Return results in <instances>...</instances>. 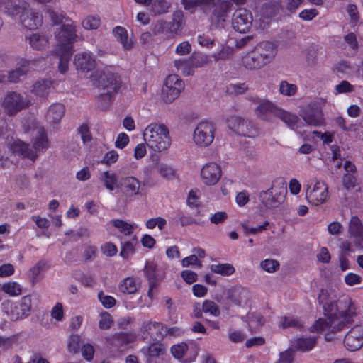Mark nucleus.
I'll return each instance as SVG.
<instances>
[{"label":"nucleus","instance_id":"nucleus-1","mask_svg":"<svg viewBox=\"0 0 363 363\" xmlns=\"http://www.w3.org/2000/svg\"><path fill=\"white\" fill-rule=\"evenodd\" d=\"M330 291L322 290L318 300L325 318L318 319L311 327V332L325 333V340H333V334L340 331L357 315V308L349 297L336 300Z\"/></svg>","mask_w":363,"mask_h":363},{"label":"nucleus","instance_id":"nucleus-2","mask_svg":"<svg viewBox=\"0 0 363 363\" xmlns=\"http://www.w3.org/2000/svg\"><path fill=\"white\" fill-rule=\"evenodd\" d=\"M55 26V50H74L73 43L77 38L76 26L69 18L61 13L51 11L49 13Z\"/></svg>","mask_w":363,"mask_h":363},{"label":"nucleus","instance_id":"nucleus-3","mask_svg":"<svg viewBox=\"0 0 363 363\" xmlns=\"http://www.w3.org/2000/svg\"><path fill=\"white\" fill-rule=\"evenodd\" d=\"M25 131L30 133L33 136V147L34 150L30 149L28 145L20 140H14L9 144V149L15 153L22 155L34 161L38 157V152L46 150L49 147L45 131L43 128L36 125L32 122V127L27 128L25 126Z\"/></svg>","mask_w":363,"mask_h":363},{"label":"nucleus","instance_id":"nucleus-4","mask_svg":"<svg viewBox=\"0 0 363 363\" xmlns=\"http://www.w3.org/2000/svg\"><path fill=\"white\" fill-rule=\"evenodd\" d=\"M143 138L150 149L157 152L168 150L172 143L169 130L162 123L153 122L147 125Z\"/></svg>","mask_w":363,"mask_h":363},{"label":"nucleus","instance_id":"nucleus-5","mask_svg":"<svg viewBox=\"0 0 363 363\" xmlns=\"http://www.w3.org/2000/svg\"><path fill=\"white\" fill-rule=\"evenodd\" d=\"M275 55L276 48L274 45L269 42H263L258 44L251 52L245 55L242 62L247 69H258L270 63Z\"/></svg>","mask_w":363,"mask_h":363},{"label":"nucleus","instance_id":"nucleus-6","mask_svg":"<svg viewBox=\"0 0 363 363\" xmlns=\"http://www.w3.org/2000/svg\"><path fill=\"white\" fill-rule=\"evenodd\" d=\"M1 306L11 321H22L28 318L33 311V297L26 295L17 301L8 299L2 302Z\"/></svg>","mask_w":363,"mask_h":363},{"label":"nucleus","instance_id":"nucleus-7","mask_svg":"<svg viewBox=\"0 0 363 363\" xmlns=\"http://www.w3.org/2000/svg\"><path fill=\"white\" fill-rule=\"evenodd\" d=\"M182 4L186 10L194 12L200 7L205 12L212 6H215L213 11V18L218 22L225 21L229 13L228 2L223 1L220 6H216L214 0H182Z\"/></svg>","mask_w":363,"mask_h":363},{"label":"nucleus","instance_id":"nucleus-8","mask_svg":"<svg viewBox=\"0 0 363 363\" xmlns=\"http://www.w3.org/2000/svg\"><path fill=\"white\" fill-rule=\"evenodd\" d=\"M305 198L313 206L325 203L329 198L328 184L323 180L312 179L305 186Z\"/></svg>","mask_w":363,"mask_h":363},{"label":"nucleus","instance_id":"nucleus-9","mask_svg":"<svg viewBox=\"0 0 363 363\" xmlns=\"http://www.w3.org/2000/svg\"><path fill=\"white\" fill-rule=\"evenodd\" d=\"M170 352L180 363H193L199 354L200 347L194 341L182 342L173 345Z\"/></svg>","mask_w":363,"mask_h":363},{"label":"nucleus","instance_id":"nucleus-10","mask_svg":"<svg viewBox=\"0 0 363 363\" xmlns=\"http://www.w3.org/2000/svg\"><path fill=\"white\" fill-rule=\"evenodd\" d=\"M216 128L212 122L203 121L195 127L193 133V141L199 147L209 146L215 138Z\"/></svg>","mask_w":363,"mask_h":363},{"label":"nucleus","instance_id":"nucleus-11","mask_svg":"<svg viewBox=\"0 0 363 363\" xmlns=\"http://www.w3.org/2000/svg\"><path fill=\"white\" fill-rule=\"evenodd\" d=\"M184 89V83L177 74H170L165 79L162 89V99L170 104L177 99Z\"/></svg>","mask_w":363,"mask_h":363},{"label":"nucleus","instance_id":"nucleus-12","mask_svg":"<svg viewBox=\"0 0 363 363\" xmlns=\"http://www.w3.org/2000/svg\"><path fill=\"white\" fill-rule=\"evenodd\" d=\"M7 4L8 2L1 8L4 7L6 11L13 16L20 15L21 23L26 28L33 30L37 28L41 25L43 18L39 13L35 12L31 9L26 8L10 10L7 8Z\"/></svg>","mask_w":363,"mask_h":363},{"label":"nucleus","instance_id":"nucleus-13","mask_svg":"<svg viewBox=\"0 0 363 363\" xmlns=\"http://www.w3.org/2000/svg\"><path fill=\"white\" fill-rule=\"evenodd\" d=\"M208 62L206 55H201L189 59H177L173 62V65L177 72H180L183 76L188 77L193 75L196 68L204 66Z\"/></svg>","mask_w":363,"mask_h":363},{"label":"nucleus","instance_id":"nucleus-14","mask_svg":"<svg viewBox=\"0 0 363 363\" xmlns=\"http://www.w3.org/2000/svg\"><path fill=\"white\" fill-rule=\"evenodd\" d=\"M228 127L238 134L255 138L259 135V129L250 121L238 116H230L227 119Z\"/></svg>","mask_w":363,"mask_h":363},{"label":"nucleus","instance_id":"nucleus-15","mask_svg":"<svg viewBox=\"0 0 363 363\" xmlns=\"http://www.w3.org/2000/svg\"><path fill=\"white\" fill-rule=\"evenodd\" d=\"M112 69L111 67L106 68L101 72L97 79L98 86L101 89H106V93L101 94V97L104 95V97L108 99L118 88L119 84L118 77L113 73Z\"/></svg>","mask_w":363,"mask_h":363},{"label":"nucleus","instance_id":"nucleus-16","mask_svg":"<svg viewBox=\"0 0 363 363\" xmlns=\"http://www.w3.org/2000/svg\"><path fill=\"white\" fill-rule=\"evenodd\" d=\"M30 101L16 92L8 93L3 101L2 106L8 114L13 116L23 109L28 108Z\"/></svg>","mask_w":363,"mask_h":363},{"label":"nucleus","instance_id":"nucleus-17","mask_svg":"<svg viewBox=\"0 0 363 363\" xmlns=\"http://www.w3.org/2000/svg\"><path fill=\"white\" fill-rule=\"evenodd\" d=\"M254 103L256 104L254 112L257 117L262 121H270L272 116H277L279 108L272 101L264 99H257Z\"/></svg>","mask_w":363,"mask_h":363},{"label":"nucleus","instance_id":"nucleus-18","mask_svg":"<svg viewBox=\"0 0 363 363\" xmlns=\"http://www.w3.org/2000/svg\"><path fill=\"white\" fill-rule=\"evenodd\" d=\"M233 28L240 33H247L252 24V16L250 11L240 8L236 10L233 16Z\"/></svg>","mask_w":363,"mask_h":363},{"label":"nucleus","instance_id":"nucleus-19","mask_svg":"<svg viewBox=\"0 0 363 363\" xmlns=\"http://www.w3.org/2000/svg\"><path fill=\"white\" fill-rule=\"evenodd\" d=\"M222 176L221 167L215 162L204 164L201 170L202 182L207 186L216 184Z\"/></svg>","mask_w":363,"mask_h":363},{"label":"nucleus","instance_id":"nucleus-20","mask_svg":"<svg viewBox=\"0 0 363 363\" xmlns=\"http://www.w3.org/2000/svg\"><path fill=\"white\" fill-rule=\"evenodd\" d=\"M118 189L125 199H132L140 194V182L133 176H126L121 178Z\"/></svg>","mask_w":363,"mask_h":363},{"label":"nucleus","instance_id":"nucleus-21","mask_svg":"<svg viewBox=\"0 0 363 363\" xmlns=\"http://www.w3.org/2000/svg\"><path fill=\"white\" fill-rule=\"evenodd\" d=\"M344 345L350 351H357L363 345V325L353 327L345 335Z\"/></svg>","mask_w":363,"mask_h":363},{"label":"nucleus","instance_id":"nucleus-22","mask_svg":"<svg viewBox=\"0 0 363 363\" xmlns=\"http://www.w3.org/2000/svg\"><path fill=\"white\" fill-rule=\"evenodd\" d=\"M74 65L76 69L81 73H87L92 71L96 67V60L91 52H79L74 56Z\"/></svg>","mask_w":363,"mask_h":363},{"label":"nucleus","instance_id":"nucleus-23","mask_svg":"<svg viewBox=\"0 0 363 363\" xmlns=\"http://www.w3.org/2000/svg\"><path fill=\"white\" fill-rule=\"evenodd\" d=\"M286 191L277 192L274 190H267L260 194V199L263 204L268 208L277 207L283 201Z\"/></svg>","mask_w":363,"mask_h":363},{"label":"nucleus","instance_id":"nucleus-24","mask_svg":"<svg viewBox=\"0 0 363 363\" xmlns=\"http://www.w3.org/2000/svg\"><path fill=\"white\" fill-rule=\"evenodd\" d=\"M163 325L159 322H144L140 328L142 338L145 340L150 336L154 338H160L164 336Z\"/></svg>","mask_w":363,"mask_h":363},{"label":"nucleus","instance_id":"nucleus-25","mask_svg":"<svg viewBox=\"0 0 363 363\" xmlns=\"http://www.w3.org/2000/svg\"><path fill=\"white\" fill-rule=\"evenodd\" d=\"M110 224L118 233V238L120 240L121 238L125 239L126 237L132 235L137 228L135 223H128L120 219H113L111 220Z\"/></svg>","mask_w":363,"mask_h":363},{"label":"nucleus","instance_id":"nucleus-26","mask_svg":"<svg viewBox=\"0 0 363 363\" xmlns=\"http://www.w3.org/2000/svg\"><path fill=\"white\" fill-rule=\"evenodd\" d=\"M345 11L348 16L349 25L352 29L357 30L363 25V20L356 4H347L345 7Z\"/></svg>","mask_w":363,"mask_h":363},{"label":"nucleus","instance_id":"nucleus-27","mask_svg":"<svg viewBox=\"0 0 363 363\" xmlns=\"http://www.w3.org/2000/svg\"><path fill=\"white\" fill-rule=\"evenodd\" d=\"M121 252L120 255L123 258H128L133 256L135 252L136 246L138 245V239L136 235H133L130 239L125 240L121 238Z\"/></svg>","mask_w":363,"mask_h":363},{"label":"nucleus","instance_id":"nucleus-28","mask_svg":"<svg viewBox=\"0 0 363 363\" xmlns=\"http://www.w3.org/2000/svg\"><path fill=\"white\" fill-rule=\"evenodd\" d=\"M106 342L116 346H124L133 343L136 340V335L133 333H121L112 337H106Z\"/></svg>","mask_w":363,"mask_h":363},{"label":"nucleus","instance_id":"nucleus-29","mask_svg":"<svg viewBox=\"0 0 363 363\" xmlns=\"http://www.w3.org/2000/svg\"><path fill=\"white\" fill-rule=\"evenodd\" d=\"M140 287V282L134 277H126L118 284L119 291L124 294H135Z\"/></svg>","mask_w":363,"mask_h":363},{"label":"nucleus","instance_id":"nucleus-30","mask_svg":"<svg viewBox=\"0 0 363 363\" xmlns=\"http://www.w3.org/2000/svg\"><path fill=\"white\" fill-rule=\"evenodd\" d=\"M304 121L311 125L320 126L324 124V117L322 111L319 109L309 110L303 115Z\"/></svg>","mask_w":363,"mask_h":363},{"label":"nucleus","instance_id":"nucleus-31","mask_svg":"<svg viewBox=\"0 0 363 363\" xmlns=\"http://www.w3.org/2000/svg\"><path fill=\"white\" fill-rule=\"evenodd\" d=\"M74 50H54L55 55L59 57L58 63V71L61 74H65L69 69V63L71 56L73 54Z\"/></svg>","mask_w":363,"mask_h":363},{"label":"nucleus","instance_id":"nucleus-32","mask_svg":"<svg viewBox=\"0 0 363 363\" xmlns=\"http://www.w3.org/2000/svg\"><path fill=\"white\" fill-rule=\"evenodd\" d=\"M99 179L106 189L110 191L118 188V176L115 172L104 171L100 174Z\"/></svg>","mask_w":363,"mask_h":363},{"label":"nucleus","instance_id":"nucleus-33","mask_svg":"<svg viewBox=\"0 0 363 363\" xmlns=\"http://www.w3.org/2000/svg\"><path fill=\"white\" fill-rule=\"evenodd\" d=\"M65 113V107L61 104H55L50 106L47 114V120L50 123H59Z\"/></svg>","mask_w":363,"mask_h":363},{"label":"nucleus","instance_id":"nucleus-34","mask_svg":"<svg viewBox=\"0 0 363 363\" xmlns=\"http://www.w3.org/2000/svg\"><path fill=\"white\" fill-rule=\"evenodd\" d=\"M29 44L35 50H40L48 48V38L43 33H33L29 38Z\"/></svg>","mask_w":363,"mask_h":363},{"label":"nucleus","instance_id":"nucleus-35","mask_svg":"<svg viewBox=\"0 0 363 363\" xmlns=\"http://www.w3.org/2000/svg\"><path fill=\"white\" fill-rule=\"evenodd\" d=\"M316 342L315 337L298 338L292 342V347L296 350L306 352L313 348Z\"/></svg>","mask_w":363,"mask_h":363},{"label":"nucleus","instance_id":"nucleus-36","mask_svg":"<svg viewBox=\"0 0 363 363\" xmlns=\"http://www.w3.org/2000/svg\"><path fill=\"white\" fill-rule=\"evenodd\" d=\"M1 291L11 297H16L22 294V286L17 281H9L1 286Z\"/></svg>","mask_w":363,"mask_h":363},{"label":"nucleus","instance_id":"nucleus-37","mask_svg":"<svg viewBox=\"0 0 363 363\" xmlns=\"http://www.w3.org/2000/svg\"><path fill=\"white\" fill-rule=\"evenodd\" d=\"M113 33L117 40L122 44L125 49L128 50L132 48V40L128 38L127 30L121 26H116L113 30Z\"/></svg>","mask_w":363,"mask_h":363},{"label":"nucleus","instance_id":"nucleus-38","mask_svg":"<svg viewBox=\"0 0 363 363\" xmlns=\"http://www.w3.org/2000/svg\"><path fill=\"white\" fill-rule=\"evenodd\" d=\"M348 232L351 237L357 238L362 235L363 225L357 216H352L349 222Z\"/></svg>","mask_w":363,"mask_h":363},{"label":"nucleus","instance_id":"nucleus-39","mask_svg":"<svg viewBox=\"0 0 363 363\" xmlns=\"http://www.w3.org/2000/svg\"><path fill=\"white\" fill-rule=\"evenodd\" d=\"M259 267L269 274H273L279 269L280 264L274 259L267 258L259 262Z\"/></svg>","mask_w":363,"mask_h":363},{"label":"nucleus","instance_id":"nucleus-40","mask_svg":"<svg viewBox=\"0 0 363 363\" xmlns=\"http://www.w3.org/2000/svg\"><path fill=\"white\" fill-rule=\"evenodd\" d=\"M276 117L280 118L287 125L290 126L292 128H294V126L296 125L298 121V117L296 115L287 112L280 107L279 108Z\"/></svg>","mask_w":363,"mask_h":363},{"label":"nucleus","instance_id":"nucleus-41","mask_svg":"<svg viewBox=\"0 0 363 363\" xmlns=\"http://www.w3.org/2000/svg\"><path fill=\"white\" fill-rule=\"evenodd\" d=\"M51 86V82L47 79L36 81L33 84L32 92L37 96H45Z\"/></svg>","mask_w":363,"mask_h":363},{"label":"nucleus","instance_id":"nucleus-42","mask_svg":"<svg viewBox=\"0 0 363 363\" xmlns=\"http://www.w3.org/2000/svg\"><path fill=\"white\" fill-rule=\"evenodd\" d=\"M211 271L215 274L222 276H230L235 272L234 267L230 264H212L210 267Z\"/></svg>","mask_w":363,"mask_h":363},{"label":"nucleus","instance_id":"nucleus-43","mask_svg":"<svg viewBox=\"0 0 363 363\" xmlns=\"http://www.w3.org/2000/svg\"><path fill=\"white\" fill-rule=\"evenodd\" d=\"M82 26L87 30H96L101 26V19L98 16H88L82 20Z\"/></svg>","mask_w":363,"mask_h":363},{"label":"nucleus","instance_id":"nucleus-44","mask_svg":"<svg viewBox=\"0 0 363 363\" xmlns=\"http://www.w3.org/2000/svg\"><path fill=\"white\" fill-rule=\"evenodd\" d=\"M30 62H24L16 69L11 72L9 75V79L11 82H16L20 79V77L25 75L29 69Z\"/></svg>","mask_w":363,"mask_h":363},{"label":"nucleus","instance_id":"nucleus-45","mask_svg":"<svg viewBox=\"0 0 363 363\" xmlns=\"http://www.w3.org/2000/svg\"><path fill=\"white\" fill-rule=\"evenodd\" d=\"M279 89L281 94L286 96H292L296 94L298 88L296 84H290L284 80L280 82Z\"/></svg>","mask_w":363,"mask_h":363},{"label":"nucleus","instance_id":"nucleus-46","mask_svg":"<svg viewBox=\"0 0 363 363\" xmlns=\"http://www.w3.org/2000/svg\"><path fill=\"white\" fill-rule=\"evenodd\" d=\"M170 4L165 0H156L152 1L151 10L155 14H162L168 12Z\"/></svg>","mask_w":363,"mask_h":363},{"label":"nucleus","instance_id":"nucleus-47","mask_svg":"<svg viewBox=\"0 0 363 363\" xmlns=\"http://www.w3.org/2000/svg\"><path fill=\"white\" fill-rule=\"evenodd\" d=\"M157 170L163 178L172 179L176 177L175 169L167 164H157Z\"/></svg>","mask_w":363,"mask_h":363},{"label":"nucleus","instance_id":"nucleus-48","mask_svg":"<svg viewBox=\"0 0 363 363\" xmlns=\"http://www.w3.org/2000/svg\"><path fill=\"white\" fill-rule=\"evenodd\" d=\"M202 311L206 313L218 317L220 315V311L218 306L213 301L205 300L202 304Z\"/></svg>","mask_w":363,"mask_h":363},{"label":"nucleus","instance_id":"nucleus-49","mask_svg":"<svg viewBox=\"0 0 363 363\" xmlns=\"http://www.w3.org/2000/svg\"><path fill=\"white\" fill-rule=\"evenodd\" d=\"M345 48L347 47L351 50H357L359 47L357 35L354 32H350L343 37Z\"/></svg>","mask_w":363,"mask_h":363},{"label":"nucleus","instance_id":"nucleus-50","mask_svg":"<svg viewBox=\"0 0 363 363\" xmlns=\"http://www.w3.org/2000/svg\"><path fill=\"white\" fill-rule=\"evenodd\" d=\"M167 220L162 217H156L148 219L145 223V226L149 230H152L157 227L160 230L164 228Z\"/></svg>","mask_w":363,"mask_h":363},{"label":"nucleus","instance_id":"nucleus-51","mask_svg":"<svg viewBox=\"0 0 363 363\" xmlns=\"http://www.w3.org/2000/svg\"><path fill=\"white\" fill-rule=\"evenodd\" d=\"M118 157L119 155L117 151L112 150L104 155L100 162L107 166H111L118 161Z\"/></svg>","mask_w":363,"mask_h":363},{"label":"nucleus","instance_id":"nucleus-52","mask_svg":"<svg viewBox=\"0 0 363 363\" xmlns=\"http://www.w3.org/2000/svg\"><path fill=\"white\" fill-rule=\"evenodd\" d=\"M50 315L55 321H62L65 316L63 306L61 303H57L50 311Z\"/></svg>","mask_w":363,"mask_h":363},{"label":"nucleus","instance_id":"nucleus-53","mask_svg":"<svg viewBox=\"0 0 363 363\" xmlns=\"http://www.w3.org/2000/svg\"><path fill=\"white\" fill-rule=\"evenodd\" d=\"M98 298L103 305L106 308H111L116 305V301L114 297L104 294L103 291L98 294Z\"/></svg>","mask_w":363,"mask_h":363},{"label":"nucleus","instance_id":"nucleus-54","mask_svg":"<svg viewBox=\"0 0 363 363\" xmlns=\"http://www.w3.org/2000/svg\"><path fill=\"white\" fill-rule=\"evenodd\" d=\"M81 344V337L78 335H71L68 342L67 347L71 352L76 353L79 351Z\"/></svg>","mask_w":363,"mask_h":363},{"label":"nucleus","instance_id":"nucleus-55","mask_svg":"<svg viewBox=\"0 0 363 363\" xmlns=\"http://www.w3.org/2000/svg\"><path fill=\"white\" fill-rule=\"evenodd\" d=\"M113 323V319L111 315L107 313L104 312L101 313L100 319L99 321V326L101 330H107L110 328Z\"/></svg>","mask_w":363,"mask_h":363},{"label":"nucleus","instance_id":"nucleus-56","mask_svg":"<svg viewBox=\"0 0 363 363\" xmlns=\"http://www.w3.org/2000/svg\"><path fill=\"white\" fill-rule=\"evenodd\" d=\"M279 326L283 328L288 327L296 328L300 327L301 323L298 319L293 317H282L279 322Z\"/></svg>","mask_w":363,"mask_h":363},{"label":"nucleus","instance_id":"nucleus-57","mask_svg":"<svg viewBox=\"0 0 363 363\" xmlns=\"http://www.w3.org/2000/svg\"><path fill=\"white\" fill-rule=\"evenodd\" d=\"M191 45L188 41H183L175 48V53L179 56L187 55L191 52Z\"/></svg>","mask_w":363,"mask_h":363},{"label":"nucleus","instance_id":"nucleus-58","mask_svg":"<svg viewBox=\"0 0 363 363\" xmlns=\"http://www.w3.org/2000/svg\"><path fill=\"white\" fill-rule=\"evenodd\" d=\"M342 185L346 189H352L355 186L356 178L354 174L345 173L342 179Z\"/></svg>","mask_w":363,"mask_h":363},{"label":"nucleus","instance_id":"nucleus-59","mask_svg":"<svg viewBox=\"0 0 363 363\" xmlns=\"http://www.w3.org/2000/svg\"><path fill=\"white\" fill-rule=\"evenodd\" d=\"M15 272V267L12 264L5 263L0 265V278L9 277Z\"/></svg>","mask_w":363,"mask_h":363},{"label":"nucleus","instance_id":"nucleus-60","mask_svg":"<svg viewBox=\"0 0 363 363\" xmlns=\"http://www.w3.org/2000/svg\"><path fill=\"white\" fill-rule=\"evenodd\" d=\"M316 257L318 262L324 264L329 263L331 259V255L328 248L325 247H322L320 248Z\"/></svg>","mask_w":363,"mask_h":363},{"label":"nucleus","instance_id":"nucleus-61","mask_svg":"<svg viewBox=\"0 0 363 363\" xmlns=\"http://www.w3.org/2000/svg\"><path fill=\"white\" fill-rule=\"evenodd\" d=\"M101 251L106 256L113 257L117 254L118 248L113 243L108 242L101 246Z\"/></svg>","mask_w":363,"mask_h":363},{"label":"nucleus","instance_id":"nucleus-62","mask_svg":"<svg viewBox=\"0 0 363 363\" xmlns=\"http://www.w3.org/2000/svg\"><path fill=\"white\" fill-rule=\"evenodd\" d=\"M129 136L125 133H119L115 141V147L118 149H123L129 143Z\"/></svg>","mask_w":363,"mask_h":363},{"label":"nucleus","instance_id":"nucleus-63","mask_svg":"<svg viewBox=\"0 0 363 363\" xmlns=\"http://www.w3.org/2000/svg\"><path fill=\"white\" fill-rule=\"evenodd\" d=\"M345 282L347 285L352 286L359 284L362 282V277L357 274L350 272L345 276Z\"/></svg>","mask_w":363,"mask_h":363},{"label":"nucleus","instance_id":"nucleus-64","mask_svg":"<svg viewBox=\"0 0 363 363\" xmlns=\"http://www.w3.org/2000/svg\"><path fill=\"white\" fill-rule=\"evenodd\" d=\"M318 15L316 9H304L299 13V17L303 21H311Z\"/></svg>","mask_w":363,"mask_h":363}]
</instances>
